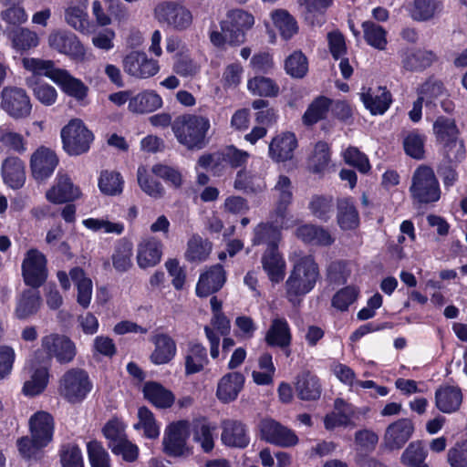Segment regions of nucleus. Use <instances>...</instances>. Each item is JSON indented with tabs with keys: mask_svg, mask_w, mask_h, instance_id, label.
Segmentation results:
<instances>
[{
	"mask_svg": "<svg viewBox=\"0 0 467 467\" xmlns=\"http://www.w3.org/2000/svg\"><path fill=\"white\" fill-rule=\"evenodd\" d=\"M29 437H22L17 441L20 454L26 459L36 458L38 452L53 440L54 420L45 411H37L29 420Z\"/></svg>",
	"mask_w": 467,
	"mask_h": 467,
	"instance_id": "1",
	"label": "nucleus"
},
{
	"mask_svg": "<svg viewBox=\"0 0 467 467\" xmlns=\"http://www.w3.org/2000/svg\"><path fill=\"white\" fill-rule=\"evenodd\" d=\"M171 129L178 141L189 150H201L206 144V134L210 121L203 116L183 114L171 123Z\"/></svg>",
	"mask_w": 467,
	"mask_h": 467,
	"instance_id": "2",
	"label": "nucleus"
},
{
	"mask_svg": "<svg viewBox=\"0 0 467 467\" xmlns=\"http://www.w3.org/2000/svg\"><path fill=\"white\" fill-rule=\"evenodd\" d=\"M191 425L188 420H181L168 424L163 432L162 451L174 458H185L192 454V447L189 443Z\"/></svg>",
	"mask_w": 467,
	"mask_h": 467,
	"instance_id": "3",
	"label": "nucleus"
},
{
	"mask_svg": "<svg viewBox=\"0 0 467 467\" xmlns=\"http://www.w3.org/2000/svg\"><path fill=\"white\" fill-rule=\"evenodd\" d=\"M437 141L443 145L446 155L450 160L464 157L465 147L463 140L459 139V129L453 119L438 117L433 124Z\"/></svg>",
	"mask_w": 467,
	"mask_h": 467,
	"instance_id": "4",
	"label": "nucleus"
},
{
	"mask_svg": "<svg viewBox=\"0 0 467 467\" xmlns=\"http://www.w3.org/2000/svg\"><path fill=\"white\" fill-rule=\"evenodd\" d=\"M410 191L413 199L420 203L434 202L441 197L439 182L433 170L424 165L414 171Z\"/></svg>",
	"mask_w": 467,
	"mask_h": 467,
	"instance_id": "5",
	"label": "nucleus"
},
{
	"mask_svg": "<svg viewBox=\"0 0 467 467\" xmlns=\"http://www.w3.org/2000/svg\"><path fill=\"white\" fill-rule=\"evenodd\" d=\"M61 138L64 150L75 156L87 152L94 139L92 132L78 119H72L62 129Z\"/></svg>",
	"mask_w": 467,
	"mask_h": 467,
	"instance_id": "6",
	"label": "nucleus"
},
{
	"mask_svg": "<svg viewBox=\"0 0 467 467\" xmlns=\"http://www.w3.org/2000/svg\"><path fill=\"white\" fill-rule=\"evenodd\" d=\"M1 109L14 119H23L30 116L32 103L26 91L18 87H5L1 92Z\"/></svg>",
	"mask_w": 467,
	"mask_h": 467,
	"instance_id": "7",
	"label": "nucleus"
},
{
	"mask_svg": "<svg viewBox=\"0 0 467 467\" xmlns=\"http://www.w3.org/2000/svg\"><path fill=\"white\" fill-rule=\"evenodd\" d=\"M91 382L87 372L80 368L67 370L60 379V394L69 402L83 400L91 390Z\"/></svg>",
	"mask_w": 467,
	"mask_h": 467,
	"instance_id": "8",
	"label": "nucleus"
},
{
	"mask_svg": "<svg viewBox=\"0 0 467 467\" xmlns=\"http://www.w3.org/2000/svg\"><path fill=\"white\" fill-rule=\"evenodd\" d=\"M26 369L28 379L25 381L22 392L27 397L41 394L49 381V364L47 360H40V354L35 355L27 361Z\"/></svg>",
	"mask_w": 467,
	"mask_h": 467,
	"instance_id": "9",
	"label": "nucleus"
},
{
	"mask_svg": "<svg viewBox=\"0 0 467 467\" xmlns=\"http://www.w3.org/2000/svg\"><path fill=\"white\" fill-rule=\"evenodd\" d=\"M42 350L47 357L41 360H47L50 365V359L55 358L60 364L71 362L76 356V346L74 342L66 336L50 334L41 339Z\"/></svg>",
	"mask_w": 467,
	"mask_h": 467,
	"instance_id": "10",
	"label": "nucleus"
},
{
	"mask_svg": "<svg viewBox=\"0 0 467 467\" xmlns=\"http://www.w3.org/2000/svg\"><path fill=\"white\" fill-rule=\"evenodd\" d=\"M57 279L62 289L65 291L70 289L71 280L77 287L78 304L84 309L89 306L93 294L92 281L85 275L81 268H72L69 272V275L63 271H59L57 273Z\"/></svg>",
	"mask_w": 467,
	"mask_h": 467,
	"instance_id": "11",
	"label": "nucleus"
},
{
	"mask_svg": "<svg viewBox=\"0 0 467 467\" xmlns=\"http://www.w3.org/2000/svg\"><path fill=\"white\" fill-rule=\"evenodd\" d=\"M154 16L160 23L176 30L187 29L192 23V15L185 6L174 2H163L154 9Z\"/></svg>",
	"mask_w": 467,
	"mask_h": 467,
	"instance_id": "12",
	"label": "nucleus"
},
{
	"mask_svg": "<svg viewBox=\"0 0 467 467\" xmlns=\"http://www.w3.org/2000/svg\"><path fill=\"white\" fill-rule=\"evenodd\" d=\"M318 276L317 265H295L287 281L286 288L289 296H303L310 292Z\"/></svg>",
	"mask_w": 467,
	"mask_h": 467,
	"instance_id": "13",
	"label": "nucleus"
},
{
	"mask_svg": "<svg viewBox=\"0 0 467 467\" xmlns=\"http://www.w3.org/2000/svg\"><path fill=\"white\" fill-rule=\"evenodd\" d=\"M49 46L76 61L85 59L86 50L78 36L69 31H57L48 36Z\"/></svg>",
	"mask_w": 467,
	"mask_h": 467,
	"instance_id": "14",
	"label": "nucleus"
},
{
	"mask_svg": "<svg viewBox=\"0 0 467 467\" xmlns=\"http://www.w3.org/2000/svg\"><path fill=\"white\" fill-rule=\"evenodd\" d=\"M259 428L263 439L272 444L291 447L298 442V438L293 431L272 419L262 420Z\"/></svg>",
	"mask_w": 467,
	"mask_h": 467,
	"instance_id": "15",
	"label": "nucleus"
},
{
	"mask_svg": "<svg viewBox=\"0 0 467 467\" xmlns=\"http://www.w3.org/2000/svg\"><path fill=\"white\" fill-rule=\"evenodd\" d=\"M124 71L138 78H148L159 71L156 60L149 58L144 52L132 51L123 59Z\"/></svg>",
	"mask_w": 467,
	"mask_h": 467,
	"instance_id": "16",
	"label": "nucleus"
},
{
	"mask_svg": "<svg viewBox=\"0 0 467 467\" xmlns=\"http://www.w3.org/2000/svg\"><path fill=\"white\" fill-rule=\"evenodd\" d=\"M58 164L55 151L46 147H40L31 156L30 168L33 177L37 182L49 178Z\"/></svg>",
	"mask_w": 467,
	"mask_h": 467,
	"instance_id": "17",
	"label": "nucleus"
},
{
	"mask_svg": "<svg viewBox=\"0 0 467 467\" xmlns=\"http://www.w3.org/2000/svg\"><path fill=\"white\" fill-rule=\"evenodd\" d=\"M357 408L341 398L334 402V410L324 419L327 430H334L337 427L354 426L357 419Z\"/></svg>",
	"mask_w": 467,
	"mask_h": 467,
	"instance_id": "18",
	"label": "nucleus"
},
{
	"mask_svg": "<svg viewBox=\"0 0 467 467\" xmlns=\"http://www.w3.org/2000/svg\"><path fill=\"white\" fill-rule=\"evenodd\" d=\"M226 281L225 271L222 265H213L200 275L196 285V295L206 297L219 291Z\"/></svg>",
	"mask_w": 467,
	"mask_h": 467,
	"instance_id": "19",
	"label": "nucleus"
},
{
	"mask_svg": "<svg viewBox=\"0 0 467 467\" xmlns=\"http://www.w3.org/2000/svg\"><path fill=\"white\" fill-rule=\"evenodd\" d=\"M221 441L227 447L244 449L250 442L245 425L235 420H224L222 422Z\"/></svg>",
	"mask_w": 467,
	"mask_h": 467,
	"instance_id": "20",
	"label": "nucleus"
},
{
	"mask_svg": "<svg viewBox=\"0 0 467 467\" xmlns=\"http://www.w3.org/2000/svg\"><path fill=\"white\" fill-rule=\"evenodd\" d=\"M414 426L410 420L400 419L389 424L384 434L385 446L389 450L400 449L411 437Z\"/></svg>",
	"mask_w": 467,
	"mask_h": 467,
	"instance_id": "21",
	"label": "nucleus"
},
{
	"mask_svg": "<svg viewBox=\"0 0 467 467\" xmlns=\"http://www.w3.org/2000/svg\"><path fill=\"white\" fill-rule=\"evenodd\" d=\"M80 196V189L67 174H59L56 184L46 192L47 199L57 204L73 202Z\"/></svg>",
	"mask_w": 467,
	"mask_h": 467,
	"instance_id": "22",
	"label": "nucleus"
},
{
	"mask_svg": "<svg viewBox=\"0 0 467 467\" xmlns=\"http://www.w3.org/2000/svg\"><path fill=\"white\" fill-rule=\"evenodd\" d=\"M150 341L154 345V349L150 356V359L153 364H168L176 356V343L168 334L157 333L151 337Z\"/></svg>",
	"mask_w": 467,
	"mask_h": 467,
	"instance_id": "23",
	"label": "nucleus"
},
{
	"mask_svg": "<svg viewBox=\"0 0 467 467\" xmlns=\"http://www.w3.org/2000/svg\"><path fill=\"white\" fill-rule=\"evenodd\" d=\"M296 147L295 134L283 132L274 137L269 143V156L275 162H284L293 158Z\"/></svg>",
	"mask_w": 467,
	"mask_h": 467,
	"instance_id": "24",
	"label": "nucleus"
},
{
	"mask_svg": "<svg viewBox=\"0 0 467 467\" xmlns=\"http://www.w3.org/2000/svg\"><path fill=\"white\" fill-rule=\"evenodd\" d=\"M244 377L239 372H230L223 376L217 384L216 397L223 403L235 400L244 388Z\"/></svg>",
	"mask_w": 467,
	"mask_h": 467,
	"instance_id": "25",
	"label": "nucleus"
},
{
	"mask_svg": "<svg viewBox=\"0 0 467 467\" xmlns=\"http://www.w3.org/2000/svg\"><path fill=\"white\" fill-rule=\"evenodd\" d=\"M212 327L206 326L204 332L210 343V354L213 358L219 357L220 336H225L230 332L231 325L227 317L223 314L213 315Z\"/></svg>",
	"mask_w": 467,
	"mask_h": 467,
	"instance_id": "26",
	"label": "nucleus"
},
{
	"mask_svg": "<svg viewBox=\"0 0 467 467\" xmlns=\"http://www.w3.org/2000/svg\"><path fill=\"white\" fill-rule=\"evenodd\" d=\"M291 340L292 335L288 322L283 317L274 318L265 334L267 345L285 348L290 346Z\"/></svg>",
	"mask_w": 467,
	"mask_h": 467,
	"instance_id": "27",
	"label": "nucleus"
},
{
	"mask_svg": "<svg viewBox=\"0 0 467 467\" xmlns=\"http://www.w3.org/2000/svg\"><path fill=\"white\" fill-rule=\"evenodd\" d=\"M42 304V299L37 291L26 289L17 297L15 308V317L25 320L37 313Z\"/></svg>",
	"mask_w": 467,
	"mask_h": 467,
	"instance_id": "28",
	"label": "nucleus"
},
{
	"mask_svg": "<svg viewBox=\"0 0 467 467\" xmlns=\"http://www.w3.org/2000/svg\"><path fill=\"white\" fill-rule=\"evenodd\" d=\"M295 234L306 244L330 245L334 242V238L327 229L312 223L298 226Z\"/></svg>",
	"mask_w": 467,
	"mask_h": 467,
	"instance_id": "29",
	"label": "nucleus"
},
{
	"mask_svg": "<svg viewBox=\"0 0 467 467\" xmlns=\"http://www.w3.org/2000/svg\"><path fill=\"white\" fill-rule=\"evenodd\" d=\"M2 173L5 182L13 189H19L25 183V164L17 157H9L5 160Z\"/></svg>",
	"mask_w": 467,
	"mask_h": 467,
	"instance_id": "30",
	"label": "nucleus"
},
{
	"mask_svg": "<svg viewBox=\"0 0 467 467\" xmlns=\"http://www.w3.org/2000/svg\"><path fill=\"white\" fill-rule=\"evenodd\" d=\"M361 99L366 108L372 114L384 113L391 102L390 93L383 87H377L374 89L368 88L366 93L361 94Z\"/></svg>",
	"mask_w": 467,
	"mask_h": 467,
	"instance_id": "31",
	"label": "nucleus"
},
{
	"mask_svg": "<svg viewBox=\"0 0 467 467\" xmlns=\"http://www.w3.org/2000/svg\"><path fill=\"white\" fill-rule=\"evenodd\" d=\"M437 59V55L431 50L416 49L402 55V67L409 71H421Z\"/></svg>",
	"mask_w": 467,
	"mask_h": 467,
	"instance_id": "32",
	"label": "nucleus"
},
{
	"mask_svg": "<svg viewBox=\"0 0 467 467\" xmlns=\"http://www.w3.org/2000/svg\"><path fill=\"white\" fill-rule=\"evenodd\" d=\"M63 92L74 98L78 101H82L88 92V87L80 79L71 76L66 69H61L56 76V81Z\"/></svg>",
	"mask_w": 467,
	"mask_h": 467,
	"instance_id": "33",
	"label": "nucleus"
},
{
	"mask_svg": "<svg viewBox=\"0 0 467 467\" xmlns=\"http://www.w3.org/2000/svg\"><path fill=\"white\" fill-rule=\"evenodd\" d=\"M436 407L443 413L456 411L462 401L460 389L451 386L441 387L435 393Z\"/></svg>",
	"mask_w": 467,
	"mask_h": 467,
	"instance_id": "34",
	"label": "nucleus"
},
{
	"mask_svg": "<svg viewBox=\"0 0 467 467\" xmlns=\"http://www.w3.org/2000/svg\"><path fill=\"white\" fill-rule=\"evenodd\" d=\"M337 221L342 230H353L359 224L358 213L350 198L337 201Z\"/></svg>",
	"mask_w": 467,
	"mask_h": 467,
	"instance_id": "35",
	"label": "nucleus"
},
{
	"mask_svg": "<svg viewBox=\"0 0 467 467\" xmlns=\"http://www.w3.org/2000/svg\"><path fill=\"white\" fill-rule=\"evenodd\" d=\"M145 399L160 409L170 408L174 402V395L157 382H146L143 387Z\"/></svg>",
	"mask_w": 467,
	"mask_h": 467,
	"instance_id": "36",
	"label": "nucleus"
},
{
	"mask_svg": "<svg viewBox=\"0 0 467 467\" xmlns=\"http://www.w3.org/2000/svg\"><path fill=\"white\" fill-rule=\"evenodd\" d=\"M296 390L299 399L312 400L320 397L321 386L317 376L303 372L296 379Z\"/></svg>",
	"mask_w": 467,
	"mask_h": 467,
	"instance_id": "37",
	"label": "nucleus"
},
{
	"mask_svg": "<svg viewBox=\"0 0 467 467\" xmlns=\"http://www.w3.org/2000/svg\"><path fill=\"white\" fill-rule=\"evenodd\" d=\"M185 373L195 374L202 371L208 363L206 348L199 343H191L186 351Z\"/></svg>",
	"mask_w": 467,
	"mask_h": 467,
	"instance_id": "38",
	"label": "nucleus"
},
{
	"mask_svg": "<svg viewBox=\"0 0 467 467\" xmlns=\"http://www.w3.org/2000/svg\"><path fill=\"white\" fill-rule=\"evenodd\" d=\"M161 97L153 91H143L130 99L129 109L135 113L152 112L161 107Z\"/></svg>",
	"mask_w": 467,
	"mask_h": 467,
	"instance_id": "39",
	"label": "nucleus"
},
{
	"mask_svg": "<svg viewBox=\"0 0 467 467\" xmlns=\"http://www.w3.org/2000/svg\"><path fill=\"white\" fill-rule=\"evenodd\" d=\"M133 427L136 431H141L147 439L155 440L160 436L161 425L154 414L146 407L138 410V421Z\"/></svg>",
	"mask_w": 467,
	"mask_h": 467,
	"instance_id": "40",
	"label": "nucleus"
},
{
	"mask_svg": "<svg viewBox=\"0 0 467 467\" xmlns=\"http://www.w3.org/2000/svg\"><path fill=\"white\" fill-rule=\"evenodd\" d=\"M442 5L438 0H414L410 14L415 21H428L441 11Z\"/></svg>",
	"mask_w": 467,
	"mask_h": 467,
	"instance_id": "41",
	"label": "nucleus"
},
{
	"mask_svg": "<svg viewBox=\"0 0 467 467\" xmlns=\"http://www.w3.org/2000/svg\"><path fill=\"white\" fill-rule=\"evenodd\" d=\"M332 100L320 96L314 99L308 106L307 109L303 115V122L305 125L312 126L321 119H324L331 106Z\"/></svg>",
	"mask_w": 467,
	"mask_h": 467,
	"instance_id": "42",
	"label": "nucleus"
},
{
	"mask_svg": "<svg viewBox=\"0 0 467 467\" xmlns=\"http://www.w3.org/2000/svg\"><path fill=\"white\" fill-rule=\"evenodd\" d=\"M216 425L206 420L200 421L193 428V441L200 444L204 452H210L214 447Z\"/></svg>",
	"mask_w": 467,
	"mask_h": 467,
	"instance_id": "43",
	"label": "nucleus"
},
{
	"mask_svg": "<svg viewBox=\"0 0 467 467\" xmlns=\"http://www.w3.org/2000/svg\"><path fill=\"white\" fill-rule=\"evenodd\" d=\"M274 25L283 38L290 39L298 31V26L293 16L285 9H276L271 13Z\"/></svg>",
	"mask_w": 467,
	"mask_h": 467,
	"instance_id": "44",
	"label": "nucleus"
},
{
	"mask_svg": "<svg viewBox=\"0 0 467 467\" xmlns=\"http://www.w3.org/2000/svg\"><path fill=\"white\" fill-rule=\"evenodd\" d=\"M211 251L212 243L194 234L188 241L185 256L189 261H206Z\"/></svg>",
	"mask_w": 467,
	"mask_h": 467,
	"instance_id": "45",
	"label": "nucleus"
},
{
	"mask_svg": "<svg viewBox=\"0 0 467 467\" xmlns=\"http://www.w3.org/2000/svg\"><path fill=\"white\" fill-rule=\"evenodd\" d=\"M22 64L26 70L31 71L34 75L46 76L54 82L56 81L57 72L61 71V68L55 67V63L52 60L24 57L22 59Z\"/></svg>",
	"mask_w": 467,
	"mask_h": 467,
	"instance_id": "46",
	"label": "nucleus"
},
{
	"mask_svg": "<svg viewBox=\"0 0 467 467\" xmlns=\"http://www.w3.org/2000/svg\"><path fill=\"white\" fill-rule=\"evenodd\" d=\"M311 213L323 222H327L334 210L332 196L314 195L308 204Z\"/></svg>",
	"mask_w": 467,
	"mask_h": 467,
	"instance_id": "47",
	"label": "nucleus"
},
{
	"mask_svg": "<svg viewBox=\"0 0 467 467\" xmlns=\"http://www.w3.org/2000/svg\"><path fill=\"white\" fill-rule=\"evenodd\" d=\"M425 137L418 130L409 131L403 136V148L407 155L416 160L424 158Z\"/></svg>",
	"mask_w": 467,
	"mask_h": 467,
	"instance_id": "48",
	"label": "nucleus"
},
{
	"mask_svg": "<svg viewBox=\"0 0 467 467\" xmlns=\"http://www.w3.org/2000/svg\"><path fill=\"white\" fill-rule=\"evenodd\" d=\"M85 9L86 6L72 5L65 10V19L67 25L81 33L89 31L88 16Z\"/></svg>",
	"mask_w": 467,
	"mask_h": 467,
	"instance_id": "49",
	"label": "nucleus"
},
{
	"mask_svg": "<svg viewBox=\"0 0 467 467\" xmlns=\"http://www.w3.org/2000/svg\"><path fill=\"white\" fill-rule=\"evenodd\" d=\"M247 86L254 95L260 97L274 98L279 94V86L269 78L254 77L248 81Z\"/></svg>",
	"mask_w": 467,
	"mask_h": 467,
	"instance_id": "50",
	"label": "nucleus"
},
{
	"mask_svg": "<svg viewBox=\"0 0 467 467\" xmlns=\"http://www.w3.org/2000/svg\"><path fill=\"white\" fill-rule=\"evenodd\" d=\"M275 190L279 192L275 213L283 220L285 216L286 208L290 204L293 196L290 179L284 175L279 176Z\"/></svg>",
	"mask_w": 467,
	"mask_h": 467,
	"instance_id": "51",
	"label": "nucleus"
},
{
	"mask_svg": "<svg viewBox=\"0 0 467 467\" xmlns=\"http://www.w3.org/2000/svg\"><path fill=\"white\" fill-rule=\"evenodd\" d=\"M427 451L421 442H411L403 451L400 461L404 465L410 467H428L424 462Z\"/></svg>",
	"mask_w": 467,
	"mask_h": 467,
	"instance_id": "52",
	"label": "nucleus"
},
{
	"mask_svg": "<svg viewBox=\"0 0 467 467\" xmlns=\"http://www.w3.org/2000/svg\"><path fill=\"white\" fill-rule=\"evenodd\" d=\"M286 73L294 78H303L308 71L307 57L301 51H295L285 61Z\"/></svg>",
	"mask_w": 467,
	"mask_h": 467,
	"instance_id": "53",
	"label": "nucleus"
},
{
	"mask_svg": "<svg viewBox=\"0 0 467 467\" xmlns=\"http://www.w3.org/2000/svg\"><path fill=\"white\" fill-rule=\"evenodd\" d=\"M123 181L119 172L103 171L99 180V187L102 193L109 196L122 192Z\"/></svg>",
	"mask_w": 467,
	"mask_h": 467,
	"instance_id": "54",
	"label": "nucleus"
},
{
	"mask_svg": "<svg viewBox=\"0 0 467 467\" xmlns=\"http://www.w3.org/2000/svg\"><path fill=\"white\" fill-rule=\"evenodd\" d=\"M364 38L371 47L383 50L387 45L386 31L382 26L373 22L366 21L362 24Z\"/></svg>",
	"mask_w": 467,
	"mask_h": 467,
	"instance_id": "55",
	"label": "nucleus"
},
{
	"mask_svg": "<svg viewBox=\"0 0 467 467\" xmlns=\"http://www.w3.org/2000/svg\"><path fill=\"white\" fill-rule=\"evenodd\" d=\"M163 244L155 240H148L139 245L138 263H158L162 255Z\"/></svg>",
	"mask_w": 467,
	"mask_h": 467,
	"instance_id": "56",
	"label": "nucleus"
},
{
	"mask_svg": "<svg viewBox=\"0 0 467 467\" xmlns=\"http://www.w3.org/2000/svg\"><path fill=\"white\" fill-rule=\"evenodd\" d=\"M297 3L305 20L314 25L316 16L324 15L332 0H297Z\"/></svg>",
	"mask_w": 467,
	"mask_h": 467,
	"instance_id": "57",
	"label": "nucleus"
},
{
	"mask_svg": "<svg viewBox=\"0 0 467 467\" xmlns=\"http://www.w3.org/2000/svg\"><path fill=\"white\" fill-rule=\"evenodd\" d=\"M137 180L140 189L149 196L159 199L164 195V188L161 182L150 178L144 166L138 168Z\"/></svg>",
	"mask_w": 467,
	"mask_h": 467,
	"instance_id": "58",
	"label": "nucleus"
},
{
	"mask_svg": "<svg viewBox=\"0 0 467 467\" xmlns=\"http://www.w3.org/2000/svg\"><path fill=\"white\" fill-rule=\"evenodd\" d=\"M221 22L247 32L254 26V18L243 9H233L227 12L226 18Z\"/></svg>",
	"mask_w": 467,
	"mask_h": 467,
	"instance_id": "59",
	"label": "nucleus"
},
{
	"mask_svg": "<svg viewBox=\"0 0 467 467\" xmlns=\"http://www.w3.org/2000/svg\"><path fill=\"white\" fill-rule=\"evenodd\" d=\"M23 277L26 285L39 287L47 277L46 265H23Z\"/></svg>",
	"mask_w": 467,
	"mask_h": 467,
	"instance_id": "60",
	"label": "nucleus"
},
{
	"mask_svg": "<svg viewBox=\"0 0 467 467\" xmlns=\"http://www.w3.org/2000/svg\"><path fill=\"white\" fill-rule=\"evenodd\" d=\"M198 165L211 171L213 175H221L226 168L225 159L223 151L203 154L198 159Z\"/></svg>",
	"mask_w": 467,
	"mask_h": 467,
	"instance_id": "61",
	"label": "nucleus"
},
{
	"mask_svg": "<svg viewBox=\"0 0 467 467\" xmlns=\"http://www.w3.org/2000/svg\"><path fill=\"white\" fill-rule=\"evenodd\" d=\"M330 161L329 147L324 141H318L309 161V165L313 172H321L328 165Z\"/></svg>",
	"mask_w": 467,
	"mask_h": 467,
	"instance_id": "62",
	"label": "nucleus"
},
{
	"mask_svg": "<svg viewBox=\"0 0 467 467\" xmlns=\"http://www.w3.org/2000/svg\"><path fill=\"white\" fill-rule=\"evenodd\" d=\"M87 449L91 467H111L109 454L100 442L91 441Z\"/></svg>",
	"mask_w": 467,
	"mask_h": 467,
	"instance_id": "63",
	"label": "nucleus"
},
{
	"mask_svg": "<svg viewBox=\"0 0 467 467\" xmlns=\"http://www.w3.org/2000/svg\"><path fill=\"white\" fill-rule=\"evenodd\" d=\"M60 459L63 467H84L81 451L75 444L62 446Z\"/></svg>",
	"mask_w": 467,
	"mask_h": 467,
	"instance_id": "64",
	"label": "nucleus"
}]
</instances>
